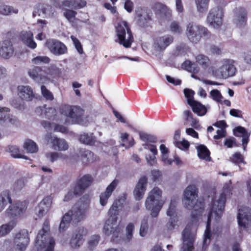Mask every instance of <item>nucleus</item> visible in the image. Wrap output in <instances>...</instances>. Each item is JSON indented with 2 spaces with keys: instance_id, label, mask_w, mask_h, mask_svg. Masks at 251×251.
Masks as SVG:
<instances>
[{
  "instance_id": "nucleus-51",
  "label": "nucleus",
  "mask_w": 251,
  "mask_h": 251,
  "mask_svg": "<svg viewBox=\"0 0 251 251\" xmlns=\"http://www.w3.org/2000/svg\"><path fill=\"white\" fill-rule=\"evenodd\" d=\"M170 30L174 34H181L182 31V28L180 25L179 23L176 21H174L171 23L170 25Z\"/></svg>"
},
{
  "instance_id": "nucleus-56",
  "label": "nucleus",
  "mask_w": 251,
  "mask_h": 251,
  "mask_svg": "<svg viewBox=\"0 0 251 251\" xmlns=\"http://www.w3.org/2000/svg\"><path fill=\"white\" fill-rule=\"evenodd\" d=\"M71 39L73 42V44L75 47L79 54H82L83 53V50L82 46L79 41V40L74 35L71 36Z\"/></svg>"
},
{
  "instance_id": "nucleus-21",
  "label": "nucleus",
  "mask_w": 251,
  "mask_h": 251,
  "mask_svg": "<svg viewBox=\"0 0 251 251\" xmlns=\"http://www.w3.org/2000/svg\"><path fill=\"white\" fill-rule=\"evenodd\" d=\"M174 37L170 35L157 37L154 39V45L159 50H164L173 43Z\"/></svg>"
},
{
  "instance_id": "nucleus-32",
  "label": "nucleus",
  "mask_w": 251,
  "mask_h": 251,
  "mask_svg": "<svg viewBox=\"0 0 251 251\" xmlns=\"http://www.w3.org/2000/svg\"><path fill=\"white\" fill-rule=\"evenodd\" d=\"M197 154L199 158L206 161L211 159L210 152L208 148L204 145L201 144L196 147Z\"/></svg>"
},
{
  "instance_id": "nucleus-36",
  "label": "nucleus",
  "mask_w": 251,
  "mask_h": 251,
  "mask_svg": "<svg viewBox=\"0 0 251 251\" xmlns=\"http://www.w3.org/2000/svg\"><path fill=\"white\" fill-rule=\"evenodd\" d=\"M23 147L29 153H35L38 151V148L36 143L30 139L25 140Z\"/></svg>"
},
{
  "instance_id": "nucleus-63",
  "label": "nucleus",
  "mask_w": 251,
  "mask_h": 251,
  "mask_svg": "<svg viewBox=\"0 0 251 251\" xmlns=\"http://www.w3.org/2000/svg\"><path fill=\"white\" fill-rule=\"evenodd\" d=\"M177 220L176 217L170 218L169 222L166 224V227L168 230H173L175 228L176 223Z\"/></svg>"
},
{
  "instance_id": "nucleus-2",
  "label": "nucleus",
  "mask_w": 251,
  "mask_h": 251,
  "mask_svg": "<svg viewBox=\"0 0 251 251\" xmlns=\"http://www.w3.org/2000/svg\"><path fill=\"white\" fill-rule=\"evenodd\" d=\"M12 201L10 190L6 189L0 193V212L10 204L6 211V214L9 218L16 219L26 211L27 203L25 201H15L13 203Z\"/></svg>"
},
{
  "instance_id": "nucleus-4",
  "label": "nucleus",
  "mask_w": 251,
  "mask_h": 251,
  "mask_svg": "<svg viewBox=\"0 0 251 251\" xmlns=\"http://www.w3.org/2000/svg\"><path fill=\"white\" fill-rule=\"evenodd\" d=\"M55 245L54 239L50 236V221L46 219L36 236L35 246L37 251H54Z\"/></svg>"
},
{
  "instance_id": "nucleus-31",
  "label": "nucleus",
  "mask_w": 251,
  "mask_h": 251,
  "mask_svg": "<svg viewBox=\"0 0 251 251\" xmlns=\"http://www.w3.org/2000/svg\"><path fill=\"white\" fill-rule=\"evenodd\" d=\"M153 8L163 18L169 19L172 16V11L162 3H156Z\"/></svg>"
},
{
  "instance_id": "nucleus-19",
  "label": "nucleus",
  "mask_w": 251,
  "mask_h": 251,
  "mask_svg": "<svg viewBox=\"0 0 251 251\" xmlns=\"http://www.w3.org/2000/svg\"><path fill=\"white\" fill-rule=\"evenodd\" d=\"M17 93L19 98L23 100L30 101L35 97L31 87L26 85H19L17 87Z\"/></svg>"
},
{
  "instance_id": "nucleus-55",
  "label": "nucleus",
  "mask_w": 251,
  "mask_h": 251,
  "mask_svg": "<svg viewBox=\"0 0 251 251\" xmlns=\"http://www.w3.org/2000/svg\"><path fill=\"white\" fill-rule=\"evenodd\" d=\"M87 2L84 0H72V8L79 9L86 5Z\"/></svg>"
},
{
  "instance_id": "nucleus-24",
  "label": "nucleus",
  "mask_w": 251,
  "mask_h": 251,
  "mask_svg": "<svg viewBox=\"0 0 251 251\" xmlns=\"http://www.w3.org/2000/svg\"><path fill=\"white\" fill-rule=\"evenodd\" d=\"M14 48L10 40H4L0 47V56L4 58H10L14 53Z\"/></svg>"
},
{
  "instance_id": "nucleus-52",
  "label": "nucleus",
  "mask_w": 251,
  "mask_h": 251,
  "mask_svg": "<svg viewBox=\"0 0 251 251\" xmlns=\"http://www.w3.org/2000/svg\"><path fill=\"white\" fill-rule=\"evenodd\" d=\"M210 95L212 99L219 103H222V99L223 98L221 92L217 89H214L210 91Z\"/></svg>"
},
{
  "instance_id": "nucleus-10",
  "label": "nucleus",
  "mask_w": 251,
  "mask_h": 251,
  "mask_svg": "<svg viewBox=\"0 0 251 251\" xmlns=\"http://www.w3.org/2000/svg\"><path fill=\"white\" fill-rule=\"evenodd\" d=\"M59 110L61 115L67 118L66 123H68L67 120L69 119L71 120L72 124L80 121L84 113L83 110L79 107L67 104L61 105Z\"/></svg>"
},
{
  "instance_id": "nucleus-16",
  "label": "nucleus",
  "mask_w": 251,
  "mask_h": 251,
  "mask_svg": "<svg viewBox=\"0 0 251 251\" xmlns=\"http://www.w3.org/2000/svg\"><path fill=\"white\" fill-rule=\"evenodd\" d=\"M46 46L50 51L55 55H62L67 52V48L62 42L50 39L47 40Z\"/></svg>"
},
{
  "instance_id": "nucleus-49",
  "label": "nucleus",
  "mask_w": 251,
  "mask_h": 251,
  "mask_svg": "<svg viewBox=\"0 0 251 251\" xmlns=\"http://www.w3.org/2000/svg\"><path fill=\"white\" fill-rule=\"evenodd\" d=\"M148 229V218H144L141 222L140 228V235L142 237L145 236L147 234Z\"/></svg>"
},
{
  "instance_id": "nucleus-57",
  "label": "nucleus",
  "mask_w": 251,
  "mask_h": 251,
  "mask_svg": "<svg viewBox=\"0 0 251 251\" xmlns=\"http://www.w3.org/2000/svg\"><path fill=\"white\" fill-rule=\"evenodd\" d=\"M50 58L46 56H38L32 59L33 63L35 64H40L41 63H49L50 61Z\"/></svg>"
},
{
  "instance_id": "nucleus-40",
  "label": "nucleus",
  "mask_w": 251,
  "mask_h": 251,
  "mask_svg": "<svg viewBox=\"0 0 251 251\" xmlns=\"http://www.w3.org/2000/svg\"><path fill=\"white\" fill-rule=\"evenodd\" d=\"M196 59V62L204 69H206L210 63L208 57L203 54L197 55Z\"/></svg>"
},
{
  "instance_id": "nucleus-23",
  "label": "nucleus",
  "mask_w": 251,
  "mask_h": 251,
  "mask_svg": "<svg viewBox=\"0 0 251 251\" xmlns=\"http://www.w3.org/2000/svg\"><path fill=\"white\" fill-rule=\"evenodd\" d=\"M126 200L125 196H122L114 201L108 211L110 217H114V219L116 220L117 216L119 215L120 211L122 210L124 207Z\"/></svg>"
},
{
  "instance_id": "nucleus-41",
  "label": "nucleus",
  "mask_w": 251,
  "mask_h": 251,
  "mask_svg": "<svg viewBox=\"0 0 251 251\" xmlns=\"http://www.w3.org/2000/svg\"><path fill=\"white\" fill-rule=\"evenodd\" d=\"M247 21V12L243 8H241L237 15L238 24L240 26L245 25Z\"/></svg>"
},
{
  "instance_id": "nucleus-30",
  "label": "nucleus",
  "mask_w": 251,
  "mask_h": 251,
  "mask_svg": "<svg viewBox=\"0 0 251 251\" xmlns=\"http://www.w3.org/2000/svg\"><path fill=\"white\" fill-rule=\"evenodd\" d=\"M45 77L55 79L60 77L61 71L60 69L54 65H51L45 68L44 70Z\"/></svg>"
},
{
  "instance_id": "nucleus-38",
  "label": "nucleus",
  "mask_w": 251,
  "mask_h": 251,
  "mask_svg": "<svg viewBox=\"0 0 251 251\" xmlns=\"http://www.w3.org/2000/svg\"><path fill=\"white\" fill-rule=\"evenodd\" d=\"M182 67L185 70L194 74H197L199 72V68L195 63L190 60H185L182 64Z\"/></svg>"
},
{
  "instance_id": "nucleus-9",
  "label": "nucleus",
  "mask_w": 251,
  "mask_h": 251,
  "mask_svg": "<svg viewBox=\"0 0 251 251\" xmlns=\"http://www.w3.org/2000/svg\"><path fill=\"white\" fill-rule=\"evenodd\" d=\"M186 34L190 42L197 44L201 37L209 36L210 32L207 28L203 26L190 23L187 25Z\"/></svg>"
},
{
  "instance_id": "nucleus-50",
  "label": "nucleus",
  "mask_w": 251,
  "mask_h": 251,
  "mask_svg": "<svg viewBox=\"0 0 251 251\" xmlns=\"http://www.w3.org/2000/svg\"><path fill=\"white\" fill-rule=\"evenodd\" d=\"M184 94L187 100V102L189 105L193 103V101H195V100L194 99L195 92L193 90L190 89L185 88L184 89Z\"/></svg>"
},
{
  "instance_id": "nucleus-35",
  "label": "nucleus",
  "mask_w": 251,
  "mask_h": 251,
  "mask_svg": "<svg viewBox=\"0 0 251 251\" xmlns=\"http://www.w3.org/2000/svg\"><path fill=\"white\" fill-rule=\"evenodd\" d=\"M193 111L199 116H204L207 112V109L205 106L200 102L195 100L189 105Z\"/></svg>"
},
{
  "instance_id": "nucleus-48",
  "label": "nucleus",
  "mask_w": 251,
  "mask_h": 251,
  "mask_svg": "<svg viewBox=\"0 0 251 251\" xmlns=\"http://www.w3.org/2000/svg\"><path fill=\"white\" fill-rule=\"evenodd\" d=\"M129 137V134L127 133H123L121 134L122 141L125 143L122 144L123 146H125L126 148H129L132 147L134 144V140L133 138L127 144L126 142L127 141Z\"/></svg>"
},
{
  "instance_id": "nucleus-61",
  "label": "nucleus",
  "mask_w": 251,
  "mask_h": 251,
  "mask_svg": "<svg viewBox=\"0 0 251 251\" xmlns=\"http://www.w3.org/2000/svg\"><path fill=\"white\" fill-rule=\"evenodd\" d=\"M177 147L182 150H188L190 147L189 142L186 140H183L181 142H177Z\"/></svg>"
},
{
  "instance_id": "nucleus-47",
  "label": "nucleus",
  "mask_w": 251,
  "mask_h": 251,
  "mask_svg": "<svg viewBox=\"0 0 251 251\" xmlns=\"http://www.w3.org/2000/svg\"><path fill=\"white\" fill-rule=\"evenodd\" d=\"M176 202L175 200L172 199L167 211V215L170 218L176 217Z\"/></svg>"
},
{
  "instance_id": "nucleus-60",
  "label": "nucleus",
  "mask_w": 251,
  "mask_h": 251,
  "mask_svg": "<svg viewBox=\"0 0 251 251\" xmlns=\"http://www.w3.org/2000/svg\"><path fill=\"white\" fill-rule=\"evenodd\" d=\"M100 239V236L98 235H93L90 240L89 241V246L91 249H92L96 246Z\"/></svg>"
},
{
  "instance_id": "nucleus-45",
  "label": "nucleus",
  "mask_w": 251,
  "mask_h": 251,
  "mask_svg": "<svg viewBox=\"0 0 251 251\" xmlns=\"http://www.w3.org/2000/svg\"><path fill=\"white\" fill-rule=\"evenodd\" d=\"M198 10L203 13L207 10L209 0H195Z\"/></svg>"
},
{
  "instance_id": "nucleus-44",
  "label": "nucleus",
  "mask_w": 251,
  "mask_h": 251,
  "mask_svg": "<svg viewBox=\"0 0 251 251\" xmlns=\"http://www.w3.org/2000/svg\"><path fill=\"white\" fill-rule=\"evenodd\" d=\"M46 156L47 158L49 159L51 162H54L59 158L62 159H66L68 158L67 155H64L61 153H57L56 152H47L46 154Z\"/></svg>"
},
{
  "instance_id": "nucleus-1",
  "label": "nucleus",
  "mask_w": 251,
  "mask_h": 251,
  "mask_svg": "<svg viewBox=\"0 0 251 251\" xmlns=\"http://www.w3.org/2000/svg\"><path fill=\"white\" fill-rule=\"evenodd\" d=\"M90 200L88 195H84L75 204L72 209L68 211L62 218L59 227L60 232L66 231L72 221L77 223L84 220L89 207Z\"/></svg>"
},
{
  "instance_id": "nucleus-3",
  "label": "nucleus",
  "mask_w": 251,
  "mask_h": 251,
  "mask_svg": "<svg viewBox=\"0 0 251 251\" xmlns=\"http://www.w3.org/2000/svg\"><path fill=\"white\" fill-rule=\"evenodd\" d=\"M198 189L195 185L188 186L184 192L182 200L185 207L192 210L191 216L193 219H196L200 216L203 211L204 205L198 201Z\"/></svg>"
},
{
  "instance_id": "nucleus-46",
  "label": "nucleus",
  "mask_w": 251,
  "mask_h": 251,
  "mask_svg": "<svg viewBox=\"0 0 251 251\" xmlns=\"http://www.w3.org/2000/svg\"><path fill=\"white\" fill-rule=\"evenodd\" d=\"M79 141L85 144L92 145L95 144V138L87 133H84L80 135Z\"/></svg>"
},
{
  "instance_id": "nucleus-25",
  "label": "nucleus",
  "mask_w": 251,
  "mask_h": 251,
  "mask_svg": "<svg viewBox=\"0 0 251 251\" xmlns=\"http://www.w3.org/2000/svg\"><path fill=\"white\" fill-rule=\"evenodd\" d=\"M78 157L83 165L89 164L96 160L94 153L85 149H81L79 150Z\"/></svg>"
},
{
  "instance_id": "nucleus-5",
  "label": "nucleus",
  "mask_w": 251,
  "mask_h": 251,
  "mask_svg": "<svg viewBox=\"0 0 251 251\" xmlns=\"http://www.w3.org/2000/svg\"><path fill=\"white\" fill-rule=\"evenodd\" d=\"M162 195V190L155 187L150 191L146 200V207L151 211V215L152 217L158 216L164 204V201L161 200Z\"/></svg>"
},
{
  "instance_id": "nucleus-53",
  "label": "nucleus",
  "mask_w": 251,
  "mask_h": 251,
  "mask_svg": "<svg viewBox=\"0 0 251 251\" xmlns=\"http://www.w3.org/2000/svg\"><path fill=\"white\" fill-rule=\"evenodd\" d=\"M64 10L63 16L70 22H71L72 19H75L77 15V12L72 9H64Z\"/></svg>"
},
{
  "instance_id": "nucleus-37",
  "label": "nucleus",
  "mask_w": 251,
  "mask_h": 251,
  "mask_svg": "<svg viewBox=\"0 0 251 251\" xmlns=\"http://www.w3.org/2000/svg\"><path fill=\"white\" fill-rule=\"evenodd\" d=\"M16 222L14 220H11L8 224L0 226V237L8 234L15 227Z\"/></svg>"
},
{
  "instance_id": "nucleus-29",
  "label": "nucleus",
  "mask_w": 251,
  "mask_h": 251,
  "mask_svg": "<svg viewBox=\"0 0 251 251\" xmlns=\"http://www.w3.org/2000/svg\"><path fill=\"white\" fill-rule=\"evenodd\" d=\"M51 203L50 199L46 198L44 199L36 207L37 215L39 217H43L48 211L49 205Z\"/></svg>"
},
{
  "instance_id": "nucleus-17",
  "label": "nucleus",
  "mask_w": 251,
  "mask_h": 251,
  "mask_svg": "<svg viewBox=\"0 0 251 251\" xmlns=\"http://www.w3.org/2000/svg\"><path fill=\"white\" fill-rule=\"evenodd\" d=\"M115 226V224H113V222H111L109 220L107 221L104 225L103 232L107 236L112 234L111 241L113 242L118 243L119 241V235L121 229L119 226Z\"/></svg>"
},
{
  "instance_id": "nucleus-59",
  "label": "nucleus",
  "mask_w": 251,
  "mask_h": 251,
  "mask_svg": "<svg viewBox=\"0 0 251 251\" xmlns=\"http://www.w3.org/2000/svg\"><path fill=\"white\" fill-rule=\"evenodd\" d=\"M33 35L31 31H25L21 34V40L24 44L29 41L30 38H33Z\"/></svg>"
},
{
  "instance_id": "nucleus-11",
  "label": "nucleus",
  "mask_w": 251,
  "mask_h": 251,
  "mask_svg": "<svg viewBox=\"0 0 251 251\" xmlns=\"http://www.w3.org/2000/svg\"><path fill=\"white\" fill-rule=\"evenodd\" d=\"M223 16V12L220 8L214 7L210 10L207 21L210 25L218 28L222 25Z\"/></svg>"
},
{
  "instance_id": "nucleus-39",
  "label": "nucleus",
  "mask_w": 251,
  "mask_h": 251,
  "mask_svg": "<svg viewBox=\"0 0 251 251\" xmlns=\"http://www.w3.org/2000/svg\"><path fill=\"white\" fill-rule=\"evenodd\" d=\"M45 107H38L36 108V112L40 113L41 115L42 114V112L44 110ZM55 110L54 108L52 107H49L45 109V116L46 118L50 119L52 117L55 115Z\"/></svg>"
},
{
  "instance_id": "nucleus-58",
  "label": "nucleus",
  "mask_w": 251,
  "mask_h": 251,
  "mask_svg": "<svg viewBox=\"0 0 251 251\" xmlns=\"http://www.w3.org/2000/svg\"><path fill=\"white\" fill-rule=\"evenodd\" d=\"M134 229V226L132 223H129L126 227V238L128 242H129L133 237V231Z\"/></svg>"
},
{
  "instance_id": "nucleus-54",
  "label": "nucleus",
  "mask_w": 251,
  "mask_h": 251,
  "mask_svg": "<svg viewBox=\"0 0 251 251\" xmlns=\"http://www.w3.org/2000/svg\"><path fill=\"white\" fill-rule=\"evenodd\" d=\"M41 93L43 96L47 100H52L54 99L53 94L45 85L41 87Z\"/></svg>"
},
{
  "instance_id": "nucleus-33",
  "label": "nucleus",
  "mask_w": 251,
  "mask_h": 251,
  "mask_svg": "<svg viewBox=\"0 0 251 251\" xmlns=\"http://www.w3.org/2000/svg\"><path fill=\"white\" fill-rule=\"evenodd\" d=\"M30 76L35 80H41L45 77V72L42 68L38 66H34L28 71Z\"/></svg>"
},
{
  "instance_id": "nucleus-27",
  "label": "nucleus",
  "mask_w": 251,
  "mask_h": 251,
  "mask_svg": "<svg viewBox=\"0 0 251 251\" xmlns=\"http://www.w3.org/2000/svg\"><path fill=\"white\" fill-rule=\"evenodd\" d=\"M234 132L235 136L242 137V146L244 150H246L247 144L249 141L250 134L248 132L245 127L240 126L236 127Z\"/></svg>"
},
{
  "instance_id": "nucleus-22",
  "label": "nucleus",
  "mask_w": 251,
  "mask_h": 251,
  "mask_svg": "<svg viewBox=\"0 0 251 251\" xmlns=\"http://www.w3.org/2000/svg\"><path fill=\"white\" fill-rule=\"evenodd\" d=\"M148 183V178L146 176L141 177L134 190V195L136 200L141 199L146 190V187Z\"/></svg>"
},
{
  "instance_id": "nucleus-12",
  "label": "nucleus",
  "mask_w": 251,
  "mask_h": 251,
  "mask_svg": "<svg viewBox=\"0 0 251 251\" xmlns=\"http://www.w3.org/2000/svg\"><path fill=\"white\" fill-rule=\"evenodd\" d=\"M28 232L26 229L21 230L17 233L14 238V243L16 245V249L19 251L25 250L29 243Z\"/></svg>"
},
{
  "instance_id": "nucleus-8",
  "label": "nucleus",
  "mask_w": 251,
  "mask_h": 251,
  "mask_svg": "<svg viewBox=\"0 0 251 251\" xmlns=\"http://www.w3.org/2000/svg\"><path fill=\"white\" fill-rule=\"evenodd\" d=\"M226 201V196L225 194H221L218 200L212 201L210 210L209 212L206 229H211V221L213 216L216 220L221 218L225 209Z\"/></svg>"
},
{
  "instance_id": "nucleus-43",
  "label": "nucleus",
  "mask_w": 251,
  "mask_h": 251,
  "mask_svg": "<svg viewBox=\"0 0 251 251\" xmlns=\"http://www.w3.org/2000/svg\"><path fill=\"white\" fill-rule=\"evenodd\" d=\"M230 161L236 165L246 164L244 156L240 152H236L229 158Z\"/></svg>"
},
{
  "instance_id": "nucleus-18",
  "label": "nucleus",
  "mask_w": 251,
  "mask_h": 251,
  "mask_svg": "<svg viewBox=\"0 0 251 251\" xmlns=\"http://www.w3.org/2000/svg\"><path fill=\"white\" fill-rule=\"evenodd\" d=\"M119 183L118 179H114L106 188L105 190L101 193L100 196V202L104 206L108 202L109 198L111 196L112 193L116 188Z\"/></svg>"
},
{
  "instance_id": "nucleus-28",
  "label": "nucleus",
  "mask_w": 251,
  "mask_h": 251,
  "mask_svg": "<svg viewBox=\"0 0 251 251\" xmlns=\"http://www.w3.org/2000/svg\"><path fill=\"white\" fill-rule=\"evenodd\" d=\"M152 12H148L147 14L143 17L141 14H138L137 17L138 18L137 24L141 27L147 28L151 27L152 22Z\"/></svg>"
},
{
  "instance_id": "nucleus-14",
  "label": "nucleus",
  "mask_w": 251,
  "mask_h": 251,
  "mask_svg": "<svg viewBox=\"0 0 251 251\" xmlns=\"http://www.w3.org/2000/svg\"><path fill=\"white\" fill-rule=\"evenodd\" d=\"M88 233L87 230L84 227H78L74 232L70 241V245L72 248H79L83 244L84 242L83 237Z\"/></svg>"
},
{
  "instance_id": "nucleus-42",
  "label": "nucleus",
  "mask_w": 251,
  "mask_h": 251,
  "mask_svg": "<svg viewBox=\"0 0 251 251\" xmlns=\"http://www.w3.org/2000/svg\"><path fill=\"white\" fill-rule=\"evenodd\" d=\"M9 151L11 153V156L14 158H24L27 159V157L24 155L20 153V151L19 150V148L14 145H11L9 146L8 147Z\"/></svg>"
},
{
  "instance_id": "nucleus-62",
  "label": "nucleus",
  "mask_w": 251,
  "mask_h": 251,
  "mask_svg": "<svg viewBox=\"0 0 251 251\" xmlns=\"http://www.w3.org/2000/svg\"><path fill=\"white\" fill-rule=\"evenodd\" d=\"M124 8L128 13H131L134 8V3L131 0H126Z\"/></svg>"
},
{
  "instance_id": "nucleus-15",
  "label": "nucleus",
  "mask_w": 251,
  "mask_h": 251,
  "mask_svg": "<svg viewBox=\"0 0 251 251\" xmlns=\"http://www.w3.org/2000/svg\"><path fill=\"white\" fill-rule=\"evenodd\" d=\"M182 238L183 240V251H192L194 249V243L196 235L191 232V230L188 226L182 231Z\"/></svg>"
},
{
  "instance_id": "nucleus-7",
  "label": "nucleus",
  "mask_w": 251,
  "mask_h": 251,
  "mask_svg": "<svg viewBox=\"0 0 251 251\" xmlns=\"http://www.w3.org/2000/svg\"><path fill=\"white\" fill-rule=\"evenodd\" d=\"M119 43L126 48H130L134 41L130 28L126 21H121L116 27Z\"/></svg>"
},
{
  "instance_id": "nucleus-6",
  "label": "nucleus",
  "mask_w": 251,
  "mask_h": 251,
  "mask_svg": "<svg viewBox=\"0 0 251 251\" xmlns=\"http://www.w3.org/2000/svg\"><path fill=\"white\" fill-rule=\"evenodd\" d=\"M93 178L90 174H87L83 176L82 177L77 179L75 186L73 189V191H69L65 195L64 200L68 201L71 200L74 196H80L92 183Z\"/></svg>"
},
{
  "instance_id": "nucleus-13",
  "label": "nucleus",
  "mask_w": 251,
  "mask_h": 251,
  "mask_svg": "<svg viewBox=\"0 0 251 251\" xmlns=\"http://www.w3.org/2000/svg\"><path fill=\"white\" fill-rule=\"evenodd\" d=\"M10 109L7 107H0V125L4 126H18L19 121L15 117L9 113Z\"/></svg>"
},
{
  "instance_id": "nucleus-20",
  "label": "nucleus",
  "mask_w": 251,
  "mask_h": 251,
  "mask_svg": "<svg viewBox=\"0 0 251 251\" xmlns=\"http://www.w3.org/2000/svg\"><path fill=\"white\" fill-rule=\"evenodd\" d=\"M220 72L223 77L225 78L234 75L236 69L233 64V61L229 59L225 60L223 65L220 68Z\"/></svg>"
},
{
  "instance_id": "nucleus-34",
  "label": "nucleus",
  "mask_w": 251,
  "mask_h": 251,
  "mask_svg": "<svg viewBox=\"0 0 251 251\" xmlns=\"http://www.w3.org/2000/svg\"><path fill=\"white\" fill-rule=\"evenodd\" d=\"M51 143L53 148L55 150L66 151L68 149V145L64 139L54 137L51 139Z\"/></svg>"
},
{
  "instance_id": "nucleus-26",
  "label": "nucleus",
  "mask_w": 251,
  "mask_h": 251,
  "mask_svg": "<svg viewBox=\"0 0 251 251\" xmlns=\"http://www.w3.org/2000/svg\"><path fill=\"white\" fill-rule=\"evenodd\" d=\"M238 224L240 227L248 228L249 223L251 222V214L239 209L237 216Z\"/></svg>"
},
{
  "instance_id": "nucleus-64",
  "label": "nucleus",
  "mask_w": 251,
  "mask_h": 251,
  "mask_svg": "<svg viewBox=\"0 0 251 251\" xmlns=\"http://www.w3.org/2000/svg\"><path fill=\"white\" fill-rule=\"evenodd\" d=\"M25 186V183L23 180L20 179L17 180L13 185V189L15 191H20Z\"/></svg>"
}]
</instances>
